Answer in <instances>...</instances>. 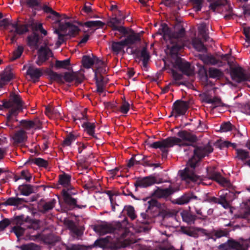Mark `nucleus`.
<instances>
[{
    "label": "nucleus",
    "mask_w": 250,
    "mask_h": 250,
    "mask_svg": "<svg viewBox=\"0 0 250 250\" xmlns=\"http://www.w3.org/2000/svg\"><path fill=\"white\" fill-rule=\"evenodd\" d=\"M13 78V75L10 71H4L0 74V80L5 85Z\"/></svg>",
    "instance_id": "42"
},
{
    "label": "nucleus",
    "mask_w": 250,
    "mask_h": 250,
    "mask_svg": "<svg viewBox=\"0 0 250 250\" xmlns=\"http://www.w3.org/2000/svg\"><path fill=\"white\" fill-rule=\"evenodd\" d=\"M236 154L235 158L242 161L250 158V152L241 148L236 149Z\"/></svg>",
    "instance_id": "35"
},
{
    "label": "nucleus",
    "mask_w": 250,
    "mask_h": 250,
    "mask_svg": "<svg viewBox=\"0 0 250 250\" xmlns=\"http://www.w3.org/2000/svg\"><path fill=\"white\" fill-rule=\"evenodd\" d=\"M13 225H16L12 228L17 238L21 237L25 240L35 241L40 237V233L37 231L39 229V224L37 220L31 218L24 214L16 216L11 221Z\"/></svg>",
    "instance_id": "2"
},
{
    "label": "nucleus",
    "mask_w": 250,
    "mask_h": 250,
    "mask_svg": "<svg viewBox=\"0 0 250 250\" xmlns=\"http://www.w3.org/2000/svg\"><path fill=\"white\" fill-rule=\"evenodd\" d=\"M223 76V73L219 69L210 67L208 69V79L209 78L220 79Z\"/></svg>",
    "instance_id": "30"
},
{
    "label": "nucleus",
    "mask_w": 250,
    "mask_h": 250,
    "mask_svg": "<svg viewBox=\"0 0 250 250\" xmlns=\"http://www.w3.org/2000/svg\"><path fill=\"white\" fill-rule=\"evenodd\" d=\"M65 224L67 226L68 229L77 236H79L83 234V231L82 229L78 228L73 221L68 220L65 221Z\"/></svg>",
    "instance_id": "27"
},
{
    "label": "nucleus",
    "mask_w": 250,
    "mask_h": 250,
    "mask_svg": "<svg viewBox=\"0 0 250 250\" xmlns=\"http://www.w3.org/2000/svg\"><path fill=\"white\" fill-rule=\"evenodd\" d=\"M56 203V201L54 199L49 202L40 203L38 205V210L42 213H46L55 207Z\"/></svg>",
    "instance_id": "20"
},
{
    "label": "nucleus",
    "mask_w": 250,
    "mask_h": 250,
    "mask_svg": "<svg viewBox=\"0 0 250 250\" xmlns=\"http://www.w3.org/2000/svg\"><path fill=\"white\" fill-rule=\"evenodd\" d=\"M25 4L27 7L32 9L34 16L36 15L37 11L42 10L41 3L38 0H25Z\"/></svg>",
    "instance_id": "22"
},
{
    "label": "nucleus",
    "mask_w": 250,
    "mask_h": 250,
    "mask_svg": "<svg viewBox=\"0 0 250 250\" xmlns=\"http://www.w3.org/2000/svg\"><path fill=\"white\" fill-rule=\"evenodd\" d=\"M230 75L232 80L238 83L250 82V73L240 66L231 67Z\"/></svg>",
    "instance_id": "6"
},
{
    "label": "nucleus",
    "mask_w": 250,
    "mask_h": 250,
    "mask_svg": "<svg viewBox=\"0 0 250 250\" xmlns=\"http://www.w3.org/2000/svg\"><path fill=\"white\" fill-rule=\"evenodd\" d=\"M47 74L49 76L50 79L52 81H55L59 83H63V77L62 74H58L52 70H49L47 72Z\"/></svg>",
    "instance_id": "41"
},
{
    "label": "nucleus",
    "mask_w": 250,
    "mask_h": 250,
    "mask_svg": "<svg viewBox=\"0 0 250 250\" xmlns=\"http://www.w3.org/2000/svg\"><path fill=\"white\" fill-rule=\"evenodd\" d=\"M93 246L103 248H110L111 250H117L120 247L119 244L112 243L111 237L107 236L104 238H100L96 240Z\"/></svg>",
    "instance_id": "12"
},
{
    "label": "nucleus",
    "mask_w": 250,
    "mask_h": 250,
    "mask_svg": "<svg viewBox=\"0 0 250 250\" xmlns=\"http://www.w3.org/2000/svg\"><path fill=\"white\" fill-rule=\"evenodd\" d=\"M78 136L74 134L73 132H70L68 134L62 143V146L63 147L70 146L71 144L74 142L77 138Z\"/></svg>",
    "instance_id": "36"
},
{
    "label": "nucleus",
    "mask_w": 250,
    "mask_h": 250,
    "mask_svg": "<svg viewBox=\"0 0 250 250\" xmlns=\"http://www.w3.org/2000/svg\"><path fill=\"white\" fill-rule=\"evenodd\" d=\"M33 188L34 187L31 185L22 184L19 186L18 189L21 195L28 196L34 192Z\"/></svg>",
    "instance_id": "31"
},
{
    "label": "nucleus",
    "mask_w": 250,
    "mask_h": 250,
    "mask_svg": "<svg viewBox=\"0 0 250 250\" xmlns=\"http://www.w3.org/2000/svg\"><path fill=\"white\" fill-rule=\"evenodd\" d=\"M21 178L25 179L27 182H30L32 175L28 170H22L21 172Z\"/></svg>",
    "instance_id": "60"
},
{
    "label": "nucleus",
    "mask_w": 250,
    "mask_h": 250,
    "mask_svg": "<svg viewBox=\"0 0 250 250\" xmlns=\"http://www.w3.org/2000/svg\"><path fill=\"white\" fill-rule=\"evenodd\" d=\"M208 175L209 179L217 182L224 186L229 184V181L225 177H223L220 172L214 170L208 171Z\"/></svg>",
    "instance_id": "18"
},
{
    "label": "nucleus",
    "mask_w": 250,
    "mask_h": 250,
    "mask_svg": "<svg viewBox=\"0 0 250 250\" xmlns=\"http://www.w3.org/2000/svg\"><path fill=\"white\" fill-rule=\"evenodd\" d=\"M82 62L83 67L87 69L90 68L93 65V57L84 55L82 58Z\"/></svg>",
    "instance_id": "44"
},
{
    "label": "nucleus",
    "mask_w": 250,
    "mask_h": 250,
    "mask_svg": "<svg viewBox=\"0 0 250 250\" xmlns=\"http://www.w3.org/2000/svg\"><path fill=\"white\" fill-rule=\"evenodd\" d=\"M183 220L189 225L194 224L197 220V216L190 211H184L181 213Z\"/></svg>",
    "instance_id": "26"
},
{
    "label": "nucleus",
    "mask_w": 250,
    "mask_h": 250,
    "mask_svg": "<svg viewBox=\"0 0 250 250\" xmlns=\"http://www.w3.org/2000/svg\"><path fill=\"white\" fill-rule=\"evenodd\" d=\"M176 191V188L171 186L165 188L157 187V189L154 191L153 195L158 199H164L166 201L170 200L173 204L180 205L188 204L192 200L198 199V197L193 192H189L185 193L177 199L171 200V196Z\"/></svg>",
    "instance_id": "3"
},
{
    "label": "nucleus",
    "mask_w": 250,
    "mask_h": 250,
    "mask_svg": "<svg viewBox=\"0 0 250 250\" xmlns=\"http://www.w3.org/2000/svg\"><path fill=\"white\" fill-rule=\"evenodd\" d=\"M219 250H245L243 246L238 242L230 239L226 242L221 244L218 247Z\"/></svg>",
    "instance_id": "15"
},
{
    "label": "nucleus",
    "mask_w": 250,
    "mask_h": 250,
    "mask_svg": "<svg viewBox=\"0 0 250 250\" xmlns=\"http://www.w3.org/2000/svg\"><path fill=\"white\" fill-rule=\"evenodd\" d=\"M186 142L176 137H169L152 144H147V145L151 148H159L163 158L167 157L168 149L174 146L177 145L180 147L188 146V148L184 149V151H193V155L188 162L186 167L181 173V176L183 179L188 182H196L198 177L195 174V168L203 158L213 151V148L209 143L204 146H196Z\"/></svg>",
    "instance_id": "1"
},
{
    "label": "nucleus",
    "mask_w": 250,
    "mask_h": 250,
    "mask_svg": "<svg viewBox=\"0 0 250 250\" xmlns=\"http://www.w3.org/2000/svg\"><path fill=\"white\" fill-rule=\"evenodd\" d=\"M191 1L193 5V9L195 11H200L203 6L204 0H191Z\"/></svg>",
    "instance_id": "53"
},
{
    "label": "nucleus",
    "mask_w": 250,
    "mask_h": 250,
    "mask_svg": "<svg viewBox=\"0 0 250 250\" xmlns=\"http://www.w3.org/2000/svg\"><path fill=\"white\" fill-rule=\"evenodd\" d=\"M192 45L198 52H206L207 51V48L205 47L200 39L197 38L192 39Z\"/></svg>",
    "instance_id": "32"
},
{
    "label": "nucleus",
    "mask_w": 250,
    "mask_h": 250,
    "mask_svg": "<svg viewBox=\"0 0 250 250\" xmlns=\"http://www.w3.org/2000/svg\"><path fill=\"white\" fill-rule=\"evenodd\" d=\"M129 107L130 104L128 102L124 99L120 108V111L123 114H126L129 110Z\"/></svg>",
    "instance_id": "58"
},
{
    "label": "nucleus",
    "mask_w": 250,
    "mask_h": 250,
    "mask_svg": "<svg viewBox=\"0 0 250 250\" xmlns=\"http://www.w3.org/2000/svg\"><path fill=\"white\" fill-rule=\"evenodd\" d=\"M83 25L87 27H99L103 28L105 23L101 21H88L83 23Z\"/></svg>",
    "instance_id": "47"
},
{
    "label": "nucleus",
    "mask_w": 250,
    "mask_h": 250,
    "mask_svg": "<svg viewBox=\"0 0 250 250\" xmlns=\"http://www.w3.org/2000/svg\"><path fill=\"white\" fill-rule=\"evenodd\" d=\"M125 46H126V45L124 43L123 40L120 42H113L111 45V49L113 52L118 54L124 49Z\"/></svg>",
    "instance_id": "39"
},
{
    "label": "nucleus",
    "mask_w": 250,
    "mask_h": 250,
    "mask_svg": "<svg viewBox=\"0 0 250 250\" xmlns=\"http://www.w3.org/2000/svg\"><path fill=\"white\" fill-rule=\"evenodd\" d=\"M70 65V59H67L62 61L56 60L55 66L57 68L67 69V67Z\"/></svg>",
    "instance_id": "45"
},
{
    "label": "nucleus",
    "mask_w": 250,
    "mask_h": 250,
    "mask_svg": "<svg viewBox=\"0 0 250 250\" xmlns=\"http://www.w3.org/2000/svg\"><path fill=\"white\" fill-rule=\"evenodd\" d=\"M26 74L30 76L34 80V82L38 81L42 72L40 68H36L33 66H29L26 72Z\"/></svg>",
    "instance_id": "21"
},
{
    "label": "nucleus",
    "mask_w": 250,
    "mask_h": 250,
    "mask_svg": "<svg viewBox=\"0 0 250 250\" xmlns=\"http://www.w3.org/2000/svg\"><path fill=\"white\" fill-rule=\"evenodd\" d=\"M218 204L221 205L225 208H227L229 206V204L225 196H221L218 198Z\"/></svg>",
    "instance_id": "62"
},
{
    "label": "nucleus",
    "mask_w": 250,
    "mask_h": 250,
    "mask_svg": "<svg viewBox=\"0 0 250 250\" xmlns=\"http://www.w3.org/2000/svg\"><path fill=\"white\" fill-rule=\"evenodd\" d=\"M27 138L26 133L23 129H20L16 131L12 136V139L15 144L24 143L26 140Z\"/></svg>",
    "instance_id": "23"
},
{
    "label": "nucleus",
    "mask_w": 250,
    "mask_h": 250,
    "mask_svg": "<svg viewBox=\"0 0 250 250\" xmlns=\"http://www.w3.org/2000/svg\"><path fill=\"white\" fill-rule=\"evenodd\" d=\"M39 35L35 32L27 37V43L30 46H34L36 48L38 47V42H39Z\"/></svg>",
    "instance_id": "33"
},
{
    "label": "nucleus",
    "mask_w": 250,
    "mask_h": 250,
    "mask_svg": "<svg viewBox=\"0 0 250 250\" xmlns=\"http://www.w3.org/2000/svg\"><path fill=\"white\" fill-rule=\"evenodd\" d=\"M25 200L23 198L18 197H10L4 202V205L6 206H18L21 205Z\"/></svg>",
    "instance_id": "38"
},
{
    "label": "nucleus",
    "mask_w": 250,
    "mask_h": 250,
    "mask_svg": "<svg viewBox=\"0 0 250 250\" xmlns=\"http://www.w3.org/2000/svg\"><path fill=\"white\" fill-rule=\"evenodd\" d=\"M68 31V32L66 33L67 36L75 37L76 35L78 34L80 30L77 26L70 23V26L69 27Z\"/></svg>",
    "instance_id": "49"
},
{
    "label": "nucleus",
    "mask_w": 250,
    "mask_h": 250,
    "mask_svg": "<svg viewBox=\"0 0 250 250\" xmlns=\"http://www.w3.org/2000/svg\"><path fill=\"white\" fill-rule=\"evenodd\" d=\"M125 19V17H123L122 18H110L107 21V24L111 27L113 31H118L122 34L125 35L128 33L126 28L123 26H118V24H124Z\"/></svg>",
    "instance_id": "9"
},
{
    "label": "nucleus",
    "mask_w": 250,
    "mask_h": 250,
    "mask_svg": "<svg viewBox=\"0 0 250 250\" xmlns=\"http://www.w3.org/2000/svg\"><path fill=\"white\" fill-rule=\"evenodd\" d=\"M35 20L32 17L26 20L22 24H19L14 22L11 23V26L13 28L9 31L11 43H14L17 39V35H23L29 31V28H32L35 23Z\"/></svg>",
    "instance_id": "5"
},
{
    "label": "nucleus",
    "mask_w": 250,
    "mask_h": 250,
    "mask_svg": "<svg viewBox=\"0 0 250 250\" xmlns=\"http://www.w3.org/2000/svg\"><path fill=\"white\" fill-rule=\"evenodd\" d=\"M173 215V214L170 211L166 209L160 210L158 214V216L161 218L162 220L171 217Z\"/></svg>",
    "instance_id": "50"
},
{
    "label": "nucleus",
    "mask_w": 250,
    "mask_h": 250,
    "mask_svg": "<svg viewBox=\"0 0 250 250\" xmlns=\"http://www.w3.org/2000/svg\"><path fill=\"white\" fill-rule=\"evenodd\" d=\"M31 162L38 167L46 168L48 167V161L41 158H35L31 160Z\"/></svg>",
    "instance_id": "46"
},
{
    "label": "nucleus",
    "mask_w": 250,
    "mask_h": 250,
    "mask_svg": "<svg viewBox=\"0 0 250 250\" xmlns=\"http://www.w3.org/2000/svg\"><path fill=\"white\" fill-rule=\"evenodd\" d=\"M199 58L205 64L216 65L220 62V61L217 59L212 55L200 54Z\"/></svg>",
    "instance_id": "24"
},
{
    "label": "nucleus",
    "mask_w": 250,
    "mask_h": 250,
    "mask_svg": "<svg viewBox=\"0 0 250 250\" xmlns=\"http://www.w3.org/2000/svg\"><path fill=\"white\" fill-rule=\"evenodd\" d=\"M63 79L68 83H71L74 80H75L76 83H81L82 82L81 79L78 76V75L74 72H65L62 76Z\"/></svg>",
    "instance_id": "29"
},
{
    "label": "nucleus",
    "mask_w": 250,
    "mask_h": 250,
    "mask_svg": "<svg viewBox=\"0 0 250 250\" xmlns=\"http://www.w3.org/2000/svg\"><path fill=\"white\" fill-rule=\"evenodd\" d=\"M189 102L181 100L176 101L172 105V110L171 116L175 118L184 115L189 108Z\"/></svg>",
    "instance_id": "8"
},
{
    "label": "nucleus",
    "mask_w": 250,
    "mask_h": 250,
    "mask_svg": "<svg viewBox=\"0 0 250 250\" xmlns=\"http://www.w3.org/2000/svg\"><path fill=\"white\" fill-rule=\"evenodd\" d=\"M156 183V179L155 177L152 176H148L143 178L138 179L135 183L134 186L136 188H147Z\"/></svg>",
    "instance_id": "16"
},
{
    "label": "nucleus",
    "mask_w": 250,
    "mask_h": 250,
    "mask_svg": "<svg viewBox=\"0 0 250 250\" xmlns=\"http://www.w3.org/2000/svg\"><path fill=\"white\" fill-rule=\"evenodd\" d=\"M20 124L25 129L29 130L33 128L31 120H22L20 122Z\"/></svg>",
    "instance_id": "57"
},
{
    "label": "nucleus",
    "mask_w": 250,
    "mask_h": 250,
    "mask_svg": "<svg viewBox=\"0 0 250 250\" xmlns=\"http://www.w3.org/2000/svg\"><path fill=\"white\" fill-rule=\"evenodd\" d=\"M140 57L143 58L142 61H149L150 59V55L148 51H147V48L146 47H143L142 50L140 52Z\"/></svg>",
    "instance_id": "56"
},
{
    "label": "nucleus",
    "mask_w": 250,
    "mask_h": 250,
    "mask_svg": "<svg viewBox=\"0 0 250 250\" xmlns=\"http://www.w3.org/2000/svg\"><path fill=\"white\" fill-rule=\"evenodd\" d=\"M116 228L111 224L106 222L102 224L95 226L94 230L99 233L101 235H104L106 233H113L116 230Z\"/></svg>",
    "instance_id": "17"
},
{
    "label": "nucleus",
    "mask_w": 250,
    "mask_h": 250,
    "mask_svg": "<svg viewBox=\"0 0 250 250\" xmlns=\"http://www.w3.org/2000/svg\"><path fill=\"white\" fill-rule=\"evenodd\" d=\"M183 48V45L179 44L177 43L173 44L170 49V53L172 54L176 55L177 54L178 52Z\"/></svg>",
    "instance_id": "59"
},
{
    "label": "nucleus",
    "mask_w": 250,
    "mask_h": 250,
    "mask_svg": "<svg viewBox=\"0 0 250 250\" xmlns=\"http://www.w3.org/2000/svg\"><path fill=\"white\" fill-rule=\"evenodd\" d=\"M138 221L143 224H148L151 222V219L146 212H142Z\"/></svg>",
    "instance_id": "51"
},
{
    "label": "nucleus",
    "mask_w": 250,
    "mask_h": 250,
    "mask_svg": "<svg viewBox=\"0 0 250 250\" xmlns=\"http://www.w3.org/2000/svg\"><path fill=\"white\" fill-rule=\"evenodd\" d=\"M24 103L18 94L12 93L10 94L8 101L3 102L5 108L11 109L7 114L6 125L13 128L12 117H17L20 112H22Z\"/></svg>",
    "instance_id": "4"
},
{
    "label": "nucleus",
    "mask_w": 250,
    "mask_h": 250,
    "mask_svg": "<svg viewBox=\"0 0 250 250\" xmlns=\"http://www.w3.org/2000/svg\"><path fill=\"white\" fill-rule=\"evenodd\" d=\"M42 10H43L44 12L50 14L48 18H52L53 20L56 21H58L60 18V15L59 13L55 11L51 7L47 5H42Z\"/></svg>",
    "instance_id": "37"
},
{
    "label": "nucleus",
    "mask_w": 250,
    "mask_h": 250,
    "mask_svg": "<svg viewBox=\"0 0 250 250\" xmlns=\"http://www.w3.org/2000/svg\"><path fill=\"white\" fill-rule=\"evenodd\" d=\"M124 209L126 211L127 216L131 220H134L136 218L135 209L133 206L130 205L126 206L125 207Z\"/></svg>",
    "instance_id": "48"
},
{
    "label": "nucleus",
    "mask_w": 250,
    "mask_h": 250,
    "mask_svg": "<svg viewBox=\"0 0 250 250\" xmlns=\"http://www.w3.org/2000/svg\"><path fill=\"white\" fill-rule=\"evenodd\" d=\"M196 65L198 68V75L200 79L207 83L208 82V70L204 65L200 63H197Z\"/></svg>",
    "instance_id": "28"
},
{
    "label": "nucleus",
    "mask_w": 250,
    "mask_h": 250,
    "mask_svg": "<svg viewBox=\"0 0 250 250\" xmlns=\"http://www.w3.org/2000/svg\"><path fill=\"white\" fill-rule=\"evenodd\" d=\"M70 26V22H66L64 24L60 23L59 24V29L58 30H59L60 32L61 31L63 33L66 34Z\"/></svg>",
    "instance_id": "61"
},
{
    "label": "nucleus",
    "mask_w": 250,
    "mask_h": 250,
    "mask_svg": "<svg viewBox=\"0 0 250 250\" xmlns=\"http://www.w3.org/2000/svg\"><path fill=\"white\" fill-rule=\"evenodd\" d=\"M147 203L148 204V207L147 209L146 210V212H148V209H153V208H157L160 206V203L155 199H151L148 201Z\"/></svg>",
    "instance_id": "55"
},
{
    "label": "nucleus",
    "mask_w": 250,
    "mask_h": 250,
    "mask_svg": "<svg viewBox=\"0 0 250 250\" xmlns=\"http://www.w3.org/2000/svg\"><path fill=\"white\" fill-rule=\"evenodd\" d=\"M229 230L227 229H213V233L215 238H220L223 237H228L229 235Z\"/></svg>",
    "instance_id": "43"
},
{
    "label": "nucleus",
    "mask_w": 250,
    "mask_h": 250,
    "mask_svg": "<svg viewBox=\"0 0 250 250\" xmlns=\"http://www.w3.org/2000/svg\"><path fill=\"white\" fill-rule=\"evenodd\" d=\"M36 248H38V246L33 243L21 246V250H35Z\"/></svg>",
    "instance_id": "64"
},
{
    "label": "nucleus",
    "mask_w": 250,
    "mask_h": 250,
    "mask_svg": "<svg viewBox=\"0 0 250 250\" xmlns=\"http://www.w3.org/2000/svg\"><path fill=\"white\" fill-rule=\"evenodd\" d=\"M71 175L65 173L59 175L58 182L64 188H68L70 185Z\"/></svg>",
    "instance_id": "34"
},
{
    "label": "nucleus",
    "mask_w": 250,
    "mask_h": 250,
    "mask_svg": "<svg viewBox=\"0 0 250 250\" xmlns=\"http://www.w3.org/2000/svg\"><path fill=\"white\" fill-rule=\"evenodd\" d=\"M54 33L57 34L58 36V41H57L56 44L58 45H61L65 41V37L67 35L65 33H61L59 30H55L54 31Z\"/></svg>",
    "instance_id": "54"
},
{
    "label": "nucleus",
    "mask_w": 250,
    "mask_h": 250,
    "mask_svg": "<svg viewBox=\"0 0 250 250\" xmlns=\"http://www.w3.org/2000/svg\"><path fill=\"white\" fill-rule=\"evenodd\" d=\"M126 30L128 33L125 35L122 34L120 38L121 39L122 37H125L123 41L126 46H131L141 42V39L139 33L135 32L130 28H126Z\"/></svg>",
    "instance_id": "11"
},
{
    "label": "nucleus",
    "mask_w": 250,
    "mask_h": 250,
    "mask_svg": "<svg viewBox=\"0 0 250 250\" xmlns=\"http://www.w3.org/2000/svg\"><path fill=\"white\" fill-rule=\"evenodd\" d=\"M82 126L84 129V131L90 136L95 139H99V138L95 133V125L94 123H91L88 122H84Z\"/></svg>",
    "instance_id": "25"
},
{
    "label": "nucleus",
    "mask_w": 250,
    "mask_h": 250,
    "mask_svg": "<svg viewBox=\"0 0 250 250\" xmlns=\"http://www.w3.org/2000/svg\"><path fill=\"white\" fill-rule=\"evenodd\" d=\"M23 52V48L21 46H18L17 48L13 51V56L11 57L12 61L16 60L19 58Z\"/></svg>",
    "instance_id": "52"
},
{
    "label": "nucleus",
    "mask_w": 250,
    "mask_h": 250,
    "mask_svg": "<svg viewBox=\"0 0 250 250\" xmlns=\"http://www.w3.org/2000/svg\"><path fill=\"white\" fill-rule=\"evenodd\" d=\"M173 66L175 68H178L183 74L187 76H191L193 73L190 63L180 57H177Z\"/></svg>",
    "instance_id": "10"
},
{
    "label": "nucleus",
    "mask_w": 250,
    "mask_h": 250,
    "mask_svg": "<svg viewBox=\"0 0 250 250\" xmlns=\"http://www.w3.org/2000/svg\"><path fill=\"white\" fill-rule=\"evenodd\" d=\"M232 126L230 122L224 123L221 125L220 129L222 132H227L231 130Z\"/></svg>",
    "instance_id": "63"
},
{
    "label": "nucleus",
    "mask_w": 250,
    "mask_h": 250,
    "mask_svg": "<svg viewBox=\"0 0 250 250\" xmlns=\"http://www.w3.org/2000/svg\"><path fill=\"white\" fill-rule=\"evenodd\" d=\"M52 56V51L48 47L41 46L38 50V59L36 63L41 66Z\"/></svg>",
    "instance_id": "13"
},
{
    "label": "nucleus",
    "mask_w": 250,
    "mask_h": 250,
    "mask_svg": "<svg viewBox=\"0 0 250 250\" xmlns=\"http://www.w3.org/2000/svg\"><path fill=\"white\" fill-rule=\"evenodd\" d=\"M198 32L199 35L202 37V38L205 42L209 41V37L208 32L206 25L205 23L201 24L198 27Z\"/></svg>",
    "instance_id": "40"
},
{
    "label": "nucleus",
    "mask_w": 250,
    "mask_h": 250,
    "mask_svg": "<svg viewBox=\"0 0 250 250\" xmlns=\"http://www.w3.org/2000/svg\"><path fill=\"white\" fill-rule=\"evenodd\" d=\"M62 196L64 202L70 207L77 208H86V205H79L77 204V200L76 199L73 198L71 195L68 192V191L65 189L62 191Z\"/></svg>",
    "instance_id": "14"
},
{
    "label": "nucleus",
    "mask_w": 250,
    "mask_h": 250,
    "mask_svg": "<svg viewBox=\"0 0 250 250\" xmlns=\"http://www.w3.org/2000/svg\"><path fill=\"white\" fill-rule=\"evenodd\" d=\"M178 138H180L183 141H187L190 143H196L197 140V136L187 130H180L177 133Z\"/></svg>",
    "instance_id": "19"
},
{
    "label": "nucleus",
    "mask_w": 250,
    "mask_h": 250,
    "mask_svg": "<svg viewBox=\"0 0 250 250\" xmlns=\"http://www.w3.org/2000/svg\"><path fill=\"white\" fill-rule=\"evenodd\" d=\"M185 35V30L183 27H181L178 30H175L172 32L170 28L168 27L167 24H165V30L163 36V39L166 42L169 41L171 43H173V40L183 37Z\"/></svg>",
    "instance_id": "7"
}]
</instances>
